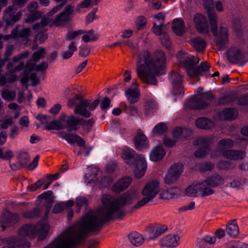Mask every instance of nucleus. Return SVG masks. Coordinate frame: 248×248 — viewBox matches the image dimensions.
Wrapping results in <instances>:
<instances>
[{"instance_id":"f257e3e1","label":"nucleus","mask_w":248,"mask_h":248,"mask_svg":"<svg viewBox=\"0 0 248 248\" xmlns=\"http://www.w3.org/2000/svg\"><path fill=\"white\" fill-rule=\"evenodd\" d=\"M166 56L160 50L155 51L153 55L144 50L138 55L136 63V72L138 78H155L165 72Z\"/></svg>"},{"instance_id":"f03ea898","label":"nucleus","mask_w":248,"mask_h":248,"mask_svg":"<svg viewBox=\"0 0 248 248\" xmlns=\"http://www.w3.org/2000/svg\"><path fill=\"white\" fill-rule=\"evenodd\" d=\"M176 57L179 62L180 66L186 70L189 77L206 76L210 70V65L207 62H202L199 65L196 66L200 59L185 51L178 52Z\"/></svg>"},{"instance_id":"7ed1b4c3","label":"nucleus","mask_w":248,"mask_h":248,"mask_svg":"<svg viewBox=\"0 0 248 248\" xmlns=\"http://www.w3.org/2000/svg\"><path fill=\"white\" fill-rule=\"evenodd\" d=\"M52 203H48L44 218L40 220L36 225L33 224H26L20 228L18 234L21 237H28L30 238H34L38 235V239L42 240L46 238L49 230L50 226L46 221L49 214Z\"/></svg>"},{"instance_id":"20e7f679","label":"nucleus","mask_w":248,"mask_h":248,"mask_svg":"<svg viewBox=\"0 0 248 248\" xmlns=\"http://www.w3.org/2000/svg\"><path fill=\"white\" fill-rule=\"evenodd\" d=\"M121 156L130 167L136 164L134 173L136 178H140L144 175L147 168V162L144 155H140L135 157V152L130 148L124 147L122 149Z\"/></svg>"},{"instance_id":"39448f33","label":"nucleus","mask_w":248,"mask_h":248,"mask_svg":"<svg viewBox=\"0 0 248 248\" xmlns=\"http://www.w3.org/2000/svg\"><path fill=\"white\" fill-rule=\"evenodd\" d=\"M116 168L115 163H110L108 164L106 168V173L111 175L109 177H105L102 178L101 177V172L99 171L98 168L96 166H90L87 168L85 172V178L87 183H93L95 185H100L103 186H107L108 184L110 182L113 178L116 177V174H113Z\"/></svg>"},{"instance_id":"423d86ee","label":"nucleus","mask_w":248,"mask_h":248,"mask_svg":"<svg viewBox=\"0 0 248 248\" xmlns=\"http://www.w3.org/2000/svg\"><path fill=\"white\" fill-rule=\"evenodd\" d=\"M99 103L98 99L92 101L89 99H84L82 97L77 94L68 100L67 106L69 107H75L74 113L85 117H89L91 114L90 111L94 110Z\"/></svg>"},{"instance_id":"0eeeda50","label":"nucleus","mask_w":248,"mask_h":248,"mask_svg":"<svg viewBox=\"0 0 248 248\" xmlns=\"http://www.w3.org/2000/svg\"><path fill=\"white\" fill-rule=\"evenodd\" d=\"M80 120L71 115L67 116L64 113H62L58 120L51 122L48 126V129H66L68 132L76 131L78 129V125Z\"/></svg>"},{"instance_id":"6e6552de","label":"nucleus","mask_w":248,"mask_h":248,"mask_svg":"<svg viewBox=\"0 0 248 248\" xmlns=\"http://www.w3.org/2000/svg\"><path fill=\"white\" fill-rule=\"evenodd\" d=\"M202 89L198 88L196 92L199 96H195L187 100L185 104L186 109H201L204 108L209 102L214 99V96L211 92L202 93Z\"/></svg>"},{"instance_id":"1a4fd4ad","label":"nucleus","mask_w":248,"mask_h":248,"mask_svg":"<svg viewBox=\"0 0 248 248\" xmlns=\"http://www.w3.org/2000/svg\"><path fill=\"white\" fill-rule=\"evenodd\" d=\"M159 189V183L157 180L148 182L143 187L141 191L143 198L138 201L134 206L133 208L138 209L146 205L155 198Z\"/></svg>"},{"instance_id":"9d476101","label":"nucleus","mask_w":248,"mask_h":248,"mask_svg":"<svg viewBox=\"0 0 248 248\" xmlns=\"http://www.w3.org/2000/svg\"><path fill=\"white\" fill-rule=\"evenodd\" d=\"M188 196L196 197L198 196H207L213 193L214 190L207 185V182L202 181L193 183L185 190Z\"/></svg>"},{"instance_id":"9b49d317","label":"nucleus","mask_w":248,"mask_h":248,"mask_svg":"<svg viewBox=\"0 0 248 248\" xmlns=\"http://www.w3.org/2000/svg\"><path fill=\"white\" fill-rule=\"evenodd\" d=\"M204 8L207 10L211 30L214 36L217 35V18L213 9V0H202Z\"/></svg>"},{"instance_id":"f8f14e48","label":"nucleus","mask_w":248,"mask_h":248,"mask_svg":"<svg viewBox=\"0 0 248 248\" xmlns=\"http://www.w3.org/2000/svg\"><path fill=\"white\" fill-rule=\"evenodd\" d=\"M183 170V166L182 163L174 164L170 167L165 175V182L167 184L174 183L179 178Z\"/></svg>"},{"instance_id":"ddd939ff","label":"nucleus","mask_w":248,"mask_h":248,"mask_svg":"<svg viewBox=\"0 0 248 248\" xmlns=\"http://www.w3.org/2000/svg\"><path fill=\"white\" fill-rule=\"evenodd\" d=\"M17 9L14 6H10L4 11V19L7 26L13 25L20 19L22 16L21 12L16 13Z\"/></svg>"},{"instance_id":"4468645a","label":"nucleus","mask_w":248,"mask_h":248,"mask_svg":"<svg viewBox=\"0 0 248 248\" xmlns=\"http://www.w3.org/2000/svg\"><path fill=\"white\" fill-rule=\"evenodd\" d=\"M211 142V139L207 137L201 138L197 139L194 142V144L195 145L201 146L202 147L195 152V156L198 158L205 156L209 151L208 146Z\"/></svg>"},{"instance_id":"2eb2a0df","label":"nucleus","mask_w":248,"mask_h":248,"mask_svg":"<svg viewBox=\"0 0 248 248\" xmlns=\"http://www.w3.org/2000/svg\"><path fill=\"white\" fill-rule=\"evenodd\" d=\"M194 21L197 31L199 33L207 34L209 32V27L205 16L197 14L194 16Z\"/></svg>"},{"instance_id":"dca6fc26","label":"nucleus","mask_w":248,"mask_h":248,"mask_svg":"<svg viewBox=\"0 0 248 248\" xmlns=\"http://www.w3.org/2000/svg\"><path fill=\"white\" fill-rule=\"evenodd\" d=\"M18 216L8 211H4L0 217V225L4 230L15 224L18 221Z\"/></svg>"},{"instance_id":"f3484780","label":"nucleus","mask_w":248,"mask_h":248,"mask_svg":"<svg viewBox=\"0 0 248 248\" xmlns=\"http://www.w3.org/2000/svg\"><path fill=\"white\" fill-rule=\"evenodd\" d=\"M59 136L65 140L67 142L70 144L76 143L79 147H83L85 145V142L82 138L79 136L71 133H65L64 132H60Z\"/></svg>"},{"instance_id":"a211bd4d","label":"nucleus","mask_w":248,"mask_h":248,"mask_svg":"<svg viewBox=\"0 0 248 248\" xmlns=\"http://www.w3.org/2000/svg\"><path fill=\"white\" fill-rule=\"evenodd\" d=\"M140 92L137 83L134 82L132 85L125 92V96L131 104L138 101L140 99Z\"/></svg>"},{"instance_id":"6ab92c4d","label":"nucleus","mask_w":248,"mask_h":248,"mask_svg":"<svg viewBox=\"0 0 248 248\" xmlns=\"http://www.w3.org/2000/svg\"><path fill=\"white\" fill-rule=\"evenodd\" d=\"M180 243V237L177 234H170L168 235L160 240L161 247L168 248L176 247Z\"/></svg>"},{"instance_id":"aec40b11","label":"nucleus","mask_w":248,"mask_h":248,"mask_svg":"<svg viewBox=\"0 0 248 248\" xmlns=\"http://www.w3.org/2000/svg\"><path fill=\"white\" fill-rule=\"evenodd\" d=\"M234 142L230 139H223L218 142V147L217 150L211 153V155L212 157H216L221 155H223V152L226 151V148L232 147Z\"/></svg>"},{"instance_id":"412c9836","label":"nucleus","mask_w":248,"mask_h":248,"mask_svg":"<svg viewBox=\"0 0 248 248\" xmlns=\"http://www.w3.org/2000/svg\"><path fill=\"white\" fill-rule=\"evenodd\" d=\"M237 115L238 112L234 108H224L221 112H218L216 114L215 118L217 120H232L235 119Z\"/></svg>"},{"instance_id":"4be33fe9","label":"nucleus","mask_w":248,"mask_h":248,"mask_svg":"<svg viewBox=\"0 0 248 248\" xmlns=\"http://www.w3.org/2000/svg\"><path fill=\"white\" fill-rule=\"evenodd\" d=\"M227 57L230 62L234 63L242 62L244 58L243 53L237 48L230 49L227 52Z\"/></svg>"},{"instance_id":"5701e85b","label":"nucleus","mask_w":248,"mask_h":248,"mask_svg":"<svg viewBox=\"0 0 248 248\" xmlns=\"http://www.w3.org/2000/svg\"><path fill=\"white\" fill-rule=\"evenodd\" d=\"M132 182V178L125 176L119 179L112 187L113 191L119 193L126 189Z\"/></svg>"},{"instance_id":"b1692460","label":"nucleus","mask_w":248,"mask_h":248,"mask_svg":"<svg viewBox=\"0 0 248 248\" xmlns=\"http://www.w3.org/2000/svg\"><path fill=\"white\" fill-rule=\"evenodd\" d=\"M136 148L141 150L149 147L148 141L145 135L141 133H138L134 138Z\"/></svg>"},{"instance_id":"393cba45","label":"nucleus","mask_w":248,"mask_h":248,"mask_svg":"<svg viewBox=\"0 0 248 248\" xmlns=\"http://www.w3.org/2000/svg\"><path fill=\"white\" fill-rule=\"evenodd\" d=\"M223 156L230 160H238L243 159L246 156V153L241 150H228L223 152Z\"/></svg>"},{"instance_id":"a878e982","label":"nucleus","mask_w":248,"mask_h":248,"mask_svg":"<svg viewBox=\"0 0 248 248\" xmlns=\"http://www.w3.org/2000/svg\"><path fill=\"white\" fill-rule=\"evenodd\" d=\"M228 41V30L226 27H220L219 28V36L217 39V45L220 49L224 48L225 45Z\"/></svg>"},{"instance_id":"bb28decb","label":"nucleus","mask_w":248,"mask_h":248,"mask_svg":"<svg viewBox=\"0 0 248 248\" xmlns=\"http://www.w3.org/2000/svg\"><path fill=\"white\" fill-rule=\"evenodd\" d=\"M189 43L198 52L204 51L206 46V42L200 37L191 38L189 40Z\"/></svg>"},{"instance_id":"cd10ccee","label":"nucleus","mask_w":248,"mask_h":248,"mask_svg":"<svg viewBox=\"0 0 248 248\" xmlns=\"http://www.w3.org/2000/svg\"><path fill=\"white\" fill-rule=\"evenodd\" d=\"M166 151L161 146L154 147L150 153V160L153 161H158L164 158Z\"/></svg>"},{"instance_id":"c85d7f7f","label":"nucleus","mask_w":248,"mask_h":248,"mask_svg":"<svg viewBox=\"0 0 248 248\" xmlns=\"http://www.w3.org/2000/svg\"><path fill=\"white\" fill-rule=\"evenodd\" d=\"M18 26H16L12 31L11 36L12 38L16 39L17 38H21L22 40H28L30 35L31 30L30 28H25L18 32Z\"/></svg>"},{"instance_id":"c756f323","label":"nucleus","mask_w":248,"mask_h":248,"mask_svg":"<svg viewBox=\"0 0 248 248\" xmlns=\"http://www.w3.org/2000/svg\"><path fill=\"white\" fill-rule=\"evenodd\" d=\"M196 126L200 129H208L213 127L215 123L210 119L204 117H201L195 121Z\"/></svg>"},{"instance_id":"7c9ffc66","label":"nucleus","mask_w":248,"mask_h":248,"mask_svg":"<svg viewBox=\"0 0 248 248\" xmlns=\"http://www.w3.org/2000/svg\"><path fill=\"white\" fill-rule=\"evenodd\" d=\"M128 238L131 244L136 247L140 246L144 240L143 236L136 232H131L128 235Z\"/></svg>"},{"instance_id":"2f4dec72","label":"nucleus","mask_w":248,"mask_h":248,"mask_svg":"<svg viewBox=\"0 0 248 248\" xmlns=\"http://www.w3.org/2000/svg\"><path fill=\"white\" fill-rule=\"evenodd\" d=\"M172 92L175 94H183L184 92L182 78H173L171 81Z\"/></svg>"},{"instance_id":"473e14b6","label":"nucleus","mask_w":248,"mask_h":248,"mask_svg":"<svg viewBox=\"0 0 248 248\" xmlns=\"http://www.w3.org/2000/svg\"><path fill=\"white\" fill-rule=\"evenodd\" d=\"M226 231L231 237L235 238L239 233V230L235 220H232L226 226Z\"/></svg>"},{"instance_id":"72a5a7b5","label":"nucleus","mask_w":248,"mask_h":248,"mask_svg":"<svg viewBox=\"0 0 248 248\" xmlns=\"http://www.w3.org/2000/svg\"><path fill=\"white\" fill-rule=\"evenodd\" d=\"M225 180V179H223L219 175L215 174L203 181L207 182L208 186L212 189V187L213 186L223 184L224 183Z\"/></svg>"},{"instance_id":"f704fd0d","label":"nucleus","mask_w":248,"mask_h":248,"mask_svg":"<svg viewBox=\"0 0 248 248\" xmlns=\"http://www.w3.org/2000/svg\"><path fill=\"white\" fill-rule=\"evenodd\" d=\"M24 76L22 78H29L28 76L31 75L30 78H36V74L33 73L35 71V63L32 61H29L24 67Z\"/></svg>"},{"instance_id":"c9c22d12","label":"nucleus","mask_w":248,"mask_h":248,"mask_svg":"<svg viewBox=\"0 0 248 248\" xmlns=\"http://www.w3.org/2000/svg\"><path fill=\"white\" fill-rule=\"evenodd\" d=\"M70 18L68 17L67 16H66L61 12L55 18H54L53 20H51V23L50 24V26L52 27V26H59L61 25H63L65 24L68 21Z\"/></svg>"},{"instance_id":"e433bc0d","label":"nucleus","mask_w":248,"mask_h":248,"mask_svg":"<svg viewBox=\"0 0 248 248\" xmlns=\"http://www.w3.org/2000/svg\"><path fill=\"white\" fill-rule=\"evenodd\" d=\"M184 22L180 19L173 20L172 28L174 32L177 35H181L184 31Z\"/></svg>"},{"instance_id":"4c0bfd02","label":"nucleus","mask_w":248,"mask_h":248,"mask_svg":"<svg viewBox=\"0 0 248 248\" xmlns=\"http://www.w3.org/2000/svg\"><path fill=\"white\" fill-rule=\"evenodd\" d=\"M43 18L42 20L39 22L35 24L32 27V29L36 32H41L44 31V28L47 25L50 26L51 23V18L50 16Z\"/></svg>"},{"instance_id":"58836bf2","label":"nucleus","mask_w":248,"mask_h":248,"mask_svg":"<svg viewBox=\"0 0 248 248\" xmlns=\"http://www.w3.org/2000/svg\"><path fill=\"white\" fill-rule=\"evenodd\" d=\"M74 202L73 200H69L66 202H61L56 203L53 208V212L59 213L67 208H71L74 205Z\"/></svg>"},{"instance_id":"ea45409f","label":"nucleus","mask_w":248,"mask_h":248,"mask_svg":"<svg viewBox=\"0 0 248 248\" xmlns=\"http://www.w3.org/2000/svg\"><path fill=\"white\" fill-rule=\"evenodd\" d=\"M77 50V47L75 42L72 41L68 46V50L63 52L62 55L64 60H67L72 57L74 52Z\"/></svg>"},{"instance_id":"a19ab883","label":"nucleus","mask_w":248,"mask_h":248,"mask_svg":"<svg viewBox=\"0 0 248 248\" xmlns=\"http://www.w3.org/2000/svg\"><path fill=\"white\" fill-rule=\"evenodd\" d=\"M157 108L156 102L153 99L147 101L145 105V110L146 114H149L155 111Z\"/></svg>"},{"instance_id":"79ce46f5","label":"nucleus","mask_w":248,"mask_h":248,"mask_svg":"<svg viewBox=\"0 0 248 248\" xmlns=\"http://www.w3.org/2000/svg\"><path fill=\"white\" fill-rule=\"evenodd\" d=\"M41 213L39 207H37L32 210H26L23 212L22 216L26 218H33L38 217Z\"/></svg>"},{"instance_id":"37998d69","label":"nucleus","mask_w":248,"mask_h":248,"mask_svg":"<svg viewBox=\"0 0 248 248\" xmlns=\"http://www.w3.org/2000/svg\"><path fill=\"white\" fill-rule=\"evenodd\" d=\"M236 95L234 93H229L221 96L219 100V103L225 104L233 102L236 99Z\"/></svg>"},{"instance_id":"c03bdc74","label":"nucleus","mask_w":248,"mask_h":248,"mask_svg":"<svg viewBox=\"0 0 248 248\" xmlns=\"http://www.w3.org/2000/svg\"><path fill=\"white\" fill-rule=\"evenodd\" d=\"M16 95V92L8 89L3 90L1 93L2 97L6 101H12L14 100Z\"/></svg>"},{"instance_id":"a18cd8bd","label":"nucleus","mask_w":248,"mask_h":248,"mask_svg":"<svg viewBox=\"0 0 248 248\" xmlns=\"http://www.w3.org/2000/svg\"><path fill=\"white\" fill-rule=\"evenodd\" d=\"M167 130L166 124L161 122L157 124L153 129L154 134L160 135L164 133Z\"/></svg>"},{"instance_id":"49530a36","label":"nucleus","mask_w":248,"mask_h":248,"mask_svg":"<svg viewBox=\"0 0 248 248\" xmlns=\"http://www.w3.org/2000/svg\"><path fill=\"white\" fill-rule=\"evenodd\" d=\"M20 82L24 88L29 85L35 86L39 82V78H20Z\"/></svg>"},{"instance_id":"de8ad7c7","label":"nucleus","mask_w":248,"mask_h":248,"mask_svg":"<svg viewBox=\"0 0 248 248\" xmlns=\"http://www.w3.org/2000/svg\"><path fill=\"white\" fill-rule=\"evenodd\" d=\"M13 122L12 118L6 116L5 117H0V127L2 129H6L11 126Z\"/></svg>"},{"instance_id":"09e8293b","label":"nucleus","mask_w":248,"mask_h":248,"mask_svg":"<svg viewBox=\"0 0 248 248\" xmlns=\"http://www.w3.org/2000/svg\"><path fill=\"white\" fill-rule=\"evenodd\" d=\"M46 55V49L41 47L37 51L34 52L32 54V60L33 62L38 61L42 58H44Z\"/></svg>"},{"instance_id":"8fccbe9b","label":"nucleus","mask_w":248,"mask_h":248,"mask_svg":"<svg viewBox=\"0 0 248 248\" xmlns=\"http://www.w3.org/2000/svg\"><path fill=\"white\" fill-rule=\"evenodd\" d=\"M30 158V156L27 153L22 152L20 153L18 156V159L21 164V167L27 166Z\"/></svg>"},{"instance_id":"3c124183","label":"nucleus","mask_w":248,"mask_h":248,"mask_svg":"<svg viewBox=\"0 0 248 248\" xmlns=\"http://www.w3.org/2000/svg\"><path fill=\"white\" fill-rule=\"evenodd\" d=\"M42 16V13L35 11L31 14L28 18L25 20L26 23H31L38 19Z\"/></svg>"},{"instance_id":"603ef678","label":"nucleus","mask_w":248,"mask_h":248,"mask_svg":"<svg viewBox=\"0 0 248 248\" xmlns=\"http://www.w3.org/2000/svg\"><path fill=\"white\" fill-rule=\"evenodd\" d=\"M174 192L172 189L164 190L160 193V197L162 199L169 200L174 197Z\"/></svg>"},{"instance_id":"864d4df0","label":"nucleus","mask_w":248,"mask_h":248,"mask_svg":"<svg viewBox=\"0 0 248 248\" xmlns=\"http://www.w3.org/2000/svg\"><path fill=\"white\" fill-rule=\"evenodd\" d=\"M162 45L166 48H169L170 47L171 43L169 37L167 33H163L159 36Z\"/></svg>"},{"instance_id":"5fc2aeb1","label":"nucleus","mask_w":248,"mask_h":248,"mask_svg":"<svg viewBox=\"0 0 248 248\" xmlns=\"http://www.w3.org/2000/svg\"><path fill=\"white\" fill-rule=\"evenodd\" d=\"M84 33H85V31L82 30H79L72 32L69 31L67 33L65 39L67 41H70L75 39L78 35L82 34Z\"/></svg>"},{"instance_id":"6e6d98bb","label":"nucleus","mask_w":248,"mask_h":248,"mask_svg":"<svg viewBox=\"0 0 248 248\" xmlns=\"http://www.w3.org/2000/svg\"><path fill=\"white\" fill-rule=\"evenodd\" d=\"M57 2H62V3L56 5L55 7H54L52 10L47 13V16H52L54 14L56 13L59 10H60L63 5L66 3V0H55Z\"/></svg>"},{"instance_id":"4d7b16f0","label":"nucleus","mask_w":248,"mask_h":248,"mask_svg":"<svg viewBox=\"0 0 248 248\" xmlns=\"http://www.w3.org/2000/svg\"><path fill=\"white\" fill-rule=\"evenodd\" d=\"M76 206L77 211H79L82 206H86L88 204L87 199L84 197H79L76 199Z\"/></svg>"},{"instance_id":"13d9d810","label":"nucleus","mask_w":248,"mask_h":248,"mask_svg":"<svg viewBox=\"0 0 248 248\" xmlns=\"http://www.w3.org/2000/svg\"><path fill=\"white\" fill-rule=\"evenodd\" d=\"M14 156L13 152L11 150H6L4 153H3L2 150L0 148V158L10 160Z\"/></svg>"},{"instance_id":"bf43d9fd","label":"nucleus","mask_w":248,"mask_h":248,"mask_svg":"<svg viewBox=\"0 0 248 248\" xmlns=\"http://www.w3.org/2000/svg\"><path fill=\"white\" fill-rule=\"evenodd\" d=\"M163 25V22H160L158 25L154 23L152 29V31L155 35H159L160 36L161 34H163V33H165L164 32H163L162 31Z\"/></svg>"},{"instance_id":"052dcab7","label":"nucleus","mask_w":248,"mask_h":248,"mask_svg":"<svg viewBox=\"0 0 248 248\" xmlns=\"http://www.w3.org/2000/svg\"><path fill=\"white\" fill-rule=\"evenodd\" d=\"M177 140L172 139L171 138L165 136L163 139L164 144L168 147H170L174 146L177 142Z\"/></svg>"},{"instance_id":"680f3d73","label":"nucleus","mask_w":248,"mask_h":248,"mask_svg":"<svg viewBox=\"0 0 248 248\" xmlns=\"http://www.w3.org/2000/svg\"><path fill=\"white\" fill-rule=\"evenodd\" d=\"M48 68V64L46 62H42L39 64L35 65V71L43 73Z\"/></svg>"},{"instance_id":"e2e57ef3","label":"nucleus","mask_w":248,"mask_h":248,"mask_svg":"<svg viewBox=\"0 0 248 248\" xmlns=\"http://www.w3.org/2000/svg\"><path fill=\"white\" fill-rule=\"evenodd\" d=\"M97 11V8H94L89 14L87 15L86 17V22L87 24L91 23L95 19V13H96Z\"/></svg>"},{"instance_id":"0e129e2a","label":"nucleus","mask_w":248,"mask_h":248,"mask_svg":"<svg viewBox=\"0 0 248 248\" xmlns=\"http://www.w3.org/2000/svg\"><path fill=\"white\" fill-rule=\"evenodd\" d=\"M99 35L98 34L93 35L92 36L89 34H85L82 37V39L84 42L87 43L90 41H96L99 38Z\"/></svg>"},{"instance_id":"69168bd1","label":"nucleus","mask_w":248,"mask_h":248,"mask_svg":"<svg viewBox=\"0 0 248 248\" xmlns=\"http://www.w3.org/2000/svg\"><path fill=\"white\" fill-rule=\"evenodd\" d=\"M207 245L208 244L202 238L197 240L195 248H210V247Z\"/></svg>"},{"instance_id":"338daca9","label":"nucleus","mask_w":248,"mask_h":248,"mask_svg":"<svg viewBox=\"0 0 248 248\" xmlns=\"http://www.w3.org/2000/svg\"><path fill=\"white\" fill-rule=\"evenodd\" d=\"M146 23V19L143 16H140L138 18L137 24L138 26V29H142Z\"/></svg>"},{"instance_id":"774afa93","label":"nucleus","mask_w":248,"mask_h":248,"mask_svg":"<svg viewBox=\"0 0 248 248\" xmlns=\"http://www.w3.org/2000/svg\"><path fill=\"white\" fill-rule=\"evenodd\" d=\"M182 127H176L172 131L173 137L177 140L178 139H182Z\"/></svg>"}]
</instances>
